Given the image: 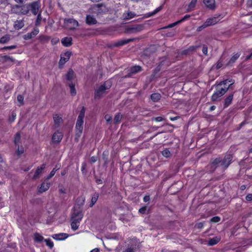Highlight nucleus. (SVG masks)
Wrapping results in <instances>:
<instances>
[{"label": "nucleus", "mask_w": 252, "mask_h": 252, "mask_svg": "<svg viewBox=\"0 0 252 252\" xmlns=\"http://www.w3.org/2000/svg\"><path fill=\"white\" fill-rule=\"evenodd\" d=\"M228 80H225L220 82L216 86V91L211 96L213 101H217L218 98L223 95L228 90L230 85H227Z\"/></svg>", "instance_id": "obj_1"}, {"label": "nucleus", "mask_w": 252, "mask_h": 252, "mask_svg": "<svg viewBox=\"0 0 252 252\" xmlns=\"http://www.w3.org/2000/svg\"><path fill=\"white\" fill-rule=\"evenodd\" d=\"M111 87V84L109 82H105L95 90L94 97L95 99H99L103 96L107 90Z\"/></svg>", "instance_id": "obj_2"}, {"label": "nucleus", "mask_w": 252, "mask_h": 252, "mask_svg": "<svg viewBox=\"0 0 252 252\" xmlns=\"http://www.w3.org/2000/svg\"><path fill=\"white\" fill-rule=\"evenodd\" d=\"M64 25L66 29L70 30H74L79 26L78 21L72 18L65 19Z\"/></svg>", "instance_id": "obj_3"}, {"label": "nucleus", "mask_w": 252, "mask_h": 252, "mask_svg": "<svg viewBox=\"0 0 252 252\" xmlns=\"http://www.w3.org/2000/svg\"><path fill=\"white\" fill-rule=\"evenodd\" d=\"M145 29V25L137 24L130 26L126 29V32L129 33H136Z\"/></svg>", "instance_id": "obj_4"}, {"label": "nucleus", "mask_w": 252, "mask_h": 252, "mask_svg": "<svg viewBox=\"0 0 252 252\" xmlns=\"http://www.w3.org/2000/svg\"><path fill=\"white\" fill-rule=\"evenodd\" d=\"M12 10L16 14L26 15L29 12V6H28V5L22 6L16 5L13 8Z\"/></svg>", "instance_id": "obj_5"}, {"label": "nucleus", "mask_w": 252, "mask_h": 252, "mask_svg": "<svg viewBox=\"0 0 252 252\" xmlns=\"http://www.w3.org/2000/svg\"><path fill=\"white\" fill-rule=\"evenodd\" d=\"M134 40V38L121 39L117 41L109 44L108 45V47L109 48L119 47L120 46L126 44L130 42L133 41Z\"/></svg>", "instance_id": "obj_6"}, {"label": "nucleus", "mask_w": 252, "mask_h": 252, "mask_svg": "<svg viewBox=\"0 0 252 252\" xmlns=\"http://www.w3.org/2000/svg\"><path fill=\"white\" fill-rule=\"evenodd\" d=\"M221 19L220 15L208 18L204 23V27H209L214 25L219 22Z\"/></svg>", "instance_id": "obj_7"}, {"label": "nucleus", "mask_w": 252, "mask_h": 252, "mask_svg": "<svg viewBox=\"0 0 252 252\" xmlns=\"http://www.w3.org/2000/svg\"><path fill=\"white\" fill-rule=\"evenodd\" d=\"M83 217V214L81 211H80V210L75 209L72 215L71 220L80 223V221L82 220Z\"/></svg>", "instance_id": "obj_8"}, {"label": "nucleus", "mask_w": 252, "mask_h": 252, "mask_svg": "<svg viewBox=\"0 0 252 252\" xmlns=\"http://www.w3.org/2000/svg\"><path fill=\"white\" fill-rule=\"evenodd\" d=\"M232 160V157L231 155H226L224 158L221 159V166L226 168L228 167Z\"/></svg>", "instance_id": "obj_9"}, {"label": "nucleus", "mask_w": 252, "mask_h": 252, "mask_svg": "<svg viewBox=\"0 0 252 252\" xmlns=\"http://www.w3.org/2000/svg\"><path fill=\"white\" fill-rule=\"evenodd\" d=\"M93 9L97 13H105L107 11L106 6L103 3L95 4L93 7Z\"/></svg>", "instance_id": "obj_10"}, {"label": "nucleus", "mask_w": 252, "mask_h": 252, "mask_svg": "<svg viewBox=\"0 0 252 252\" xmlns=\"http://www.w3.org/2000/svg\"><path fill=\"white\" fill-rule=\"evenodd\" d=\"M28 6H29V10H31L33 14L35 15L38 13L39 5L37 2L35 1L32 2L31 4H28Z\"/></svg>", "instance_id": "obj_11"}, {"label": "nucleus", "mask_w": 252, "mask_h": 252, "mask_svg": "<svg viewBox=\"0 0 252 252\" xmlns=\"http://www.w3.org/2000/svg\"><path fill=\"white\" fill-rule=\"evenodd\" d=\"M39 33V30L37 28H34L33 30L30 32H28L27 34H24L23 36L24 39L29 40L35 36H36Z\"/></svg>", "instance_id": "obj_12"}, {"label": "nucleus", "mask_w": 252, "mask_h": 252, "mask_svg": "<svg viewBox=\"0 0 252 252\" xmlns=\"http://www.w3.org/2000/svg\"><path fill=\"white\" fill-rule=\"evenodd\" d=\"M85 108L84 107H83L78 115L76 124L83 126L84 123V118L85 117Z\"/></svg>", "instance_id": "obj_13"}, {"label": "nucleus", "mask_w": 252, "mask_h": 252, "mask_svg": "<svg viewBox=\"0 0 252 252\" xmlns=\"http://www.w3.org/2000/svg\"><path fill=\"white\" fill-rule=\"evenodd\" d=\"M203 3L210 10H214L216 8L215 0H203Z\"/></svg>", "instance_id": "obj_14"}, {"label": "nucleus", "mask_w": 252, "mask_h": 252, "mask_svg": "<svg viewBox=\"0 0 252 252\" xmlns=\"http://www.w3.org/2000/svg\"><path fill=\"white\" fill-rule=\"evenodd\" d=\"M71 53L69 52H67L64 54L63 56L61 57V59L59 62L60 64H63L67 62L69 59Z\"/></svg>", "instance_id": "obj_15"}, {"label": "nucleus", "mask_w": 252, "mask_h": 252, "mask_svg": "<svg viewBox=\"0 0 252 252\" xmlns=\"http://www.w3.org/2000/svg\"><path fill=\"white\" fill-rule=\"evenodd\" d=\"M24 21L23 19L22 20H17L14 22L13 27L16 30H19L24 27Z\"/></svg>", "instance_id": "obj_16"}, {"label": "nucleus", "mask_w": 252, "mask_h": 252, "mask_svg": "<svg viewBox=\"0 0 252 252\" xmlns=\"http://www.w3.org/2000/svg\"><path fill=\"white\" fill-rule=\"evenodd\" d=\"M83 127L82 126H80L79 125L76 124L75 126V131H76V134H75V139L76 141L78 140V139L81 136V135L83 131Z\"/></svg>", "instance_id": "obj_17"}, {"label": "nucleus", "mask_w": 252, "mask_h": 252, "mask_svg": "<svg viewBox=\"0 0 252 252\" xmlns=\"http://www.w3.org/2000/svg\"><path fill=\"white\" fill-rule=\"evenodd\" d=\"M50 184L49 183L47 182H43L41 185V186L38 188V192L40 193H42L43 192L46 191L47 190L49 187H50Z\"/></svg>", "instance_id": "obj_18"}, {"label": "nucleus", "mask_w": 252, "mask_h": 252, "mask_svg": "<svg viewBox=\"0 0 252 252\" xmlns=\"http://www.w3.org/2000/svg\"><path fill=\"white\" fill-rule=\"evenodd\" d=\"M53 120L56 126L58 127L63 123L62 117L59 114H54L53 115Z\"/></svg>", "instance_id": "obj_19"}, {"label": "nucleus", "mask_w": 252, "mask_h": 252, "mask_svg": "<svg viewBox=\"0 0 252 252\" xmlns=\"http://www.w3.org/2000/svg\"><path fill=\"white\" fill-rule=\"evenodd\" d=\"M68 237V234L64 233H61L59 234H55L52 235V237L53 239H56L57 240H63L67 238Z\"/></svg>", "instance_id": "obj_20"}, {"label": "nucleus", "mask_w": 252, "mask_h": 252, "mask_svg": "<svg viewBox=\"0 0 252 252\" xmlns=\"http://www.w3.org/2000/svg\"><path fill=\"white\" fill-rule=\"evenodd\" d=\"M63 135L61 132H56L54 133L52 137V140L54 142L58 143L61 141Z\"/></svg>", "instance_id": "obj_21"}, {"label": "nucleus", "mask_w": 252, "mask_h": 252, "mask_svg": "<svg viewBox=\"0 0 252 252\" xmlns=\"http://www.w3.org/2000/svg\"><path fill=\"white\" fill-rule=\"evenodd\" d=\"M86 22L89 25H94L97 23L96 19L93 16L90 15H87Z\"/></svg>", "instance_id": "obj_22"}, {"label": "nucleus", "mask_w": 252, "mask_h": 252, "mask_svg": "<svg viewBox=\"0 0 252 252\" xmlns=\"http://www.w3.org/2000/svg\"><path fill=\"white\" fill-rule=\"evenodd\" d=\"M45 168V164H43L41 166L38 167L36 170L33 176V179H38L39 177L40 174L41 173L42 170Z\"/></svg>", "instance_id": "obj_23"}, {"label": "nucleus", "mask_w": 252, "mask_h": 252, "mask_svg": "<svg viewBox=\"0 0 252 252\" xmlns=\"http://www.w3.org/2000/svg\"><path fill=\"white\" fill-rule=\"evenodd\" d=\"M62 43L63 45L65 47H69L72 45V38L69 37H65L62 39Z\"/></svg>", "instance_id": "obj_24"}, {"label": "nucleus", "mask_w": 252, "mask_h": 252, "mask_svg": "<svg viewBox=\"0 0 252 252\" xmlns=\"http://www.w3.org/2000/svg\"><path fill=\"white\" fill-rule=\"evenodd\" d=\"M74 72L72 69H69L67 74H66V79L68 82H72V80L74 78Z\"/></svg>", "instance_id": "obj_25"}, {"label": "nucleus", "mask_w": 252, "mask_h": 252, "mask_svg": "<svg viewBox=\"0 0 252 252\" xmlns=\"http://www.w3.org/2000/svg\"><path fill=\"white\" fill-rule=\"evenodd\" d=\"M233 98V94H229L224 100V107H228L231 103Z\"/></svg>", "instance_id": "obj_26"}, {"label": "nucleus", "mask_w": 252, "mask_h": 252, "mask_svg": "<svg viewBox=\"0 0 252 252\" xmlns=\"http://www.w3.org/2000/svg\"><path fill=\"white\" fill-rule=\"evenodd\" d=\"M136 15L135 13L131 11H128L124 13L123 17L124 19L128 20L134 17Z\"/></svg>", "instance_id": "obj_27"}, {"label": "nucleus", "mask_w": 252, "mask_h": 252, "mask_svg": "<svg viewBox=\"0 0 252 252\" xmlns=\"http://www.w3.org/2000/svg\"><path fill=\"white\" fill-rule=\"evenodd\" d=\"M141 70V66L139 65H135L131 67L130 69V74H133L140 71Z\"/></svg>", "instance_id": "obj_28"}, {"label": "nucleus", "mask_w": 252, "mask_h": 252, "mask_svg": "<svg viewBox=\"0 0 252 252\" xmlns=\"http://www.w3.org/2000/svg\"><path fill=\"white\" fill-rule=\"evenodd\" d=\"M98 194L97 193H95L93 194L91 198V202L89 205L90 207H92L94 204L96 202L98 198Z\"/></svg>", "instance_id": "obj_29"}, {"label": "nucleus", "mask_w": 252, "mask_h": 252, "mask_svg": "<svg viewBox=\"0 0 252 252\" xmlns=\"http://www.w3.org/2000/svg\"><path fill=\"white\" fill-rule=\"evenodd\" d=\"M151 98L154 102H158L161 98V95L159 93H154L151 95Z\"/></svg>", "instance_id": "obj_30"}, {"label": "nucleus", "mask_w": 252, "mask_h": 252, "mask_svg": "<svg viewBox=\"0 0 252 252\" xmlns=\"http://www.w3.org/2000/svg\"><path fill=\"white\" fill-rule=\"evenodd\" d=\"M67 83L70 88V94L71 95L74 96L76 94V90L75 89V83L73 82H68Z\"/></svg>", "instance_id": "obj_31"}, {"label": "nucleus", "mask_w": 252, "mask_h": 252, "mask_svg": "<svg viewBox=\"0 0 252 252\" xmlns=\"http://www.w3.org/2000/svg\"><path fill=\"white\" fill-rule=\"evenodd\" d=\"M220 241V238L218 237H215L210 239L208 241L209 246H213L217 244Z\"/></svg>", "instance_id": "obj_32"}, {"label": "nucleus", "mask_w": 252, "mask_h": 252, "mask_svg": "<svg viewBox=\"0 0 252 252\" xmlns=\"http://www.w3.org/2000/svg\"><path fill=\"white\" fill-rule=\"evenodd\" d=\"M34 240L36 242L40 243L44 240V238L39 233H36L34 234Z\"/></svg>", "instance_id": "obj_33"}, {"label": "nucleus", "mask_w": 252, "mask_h": 252, "mask_svg": "<svg viewBox=\"0 0 252 252\" xmlns=\"http://www.w3.org/2000/svg\"><path fill=\"white\" fill-rule=\"evenodd\" d=\"M197 0H191L189 3L188 8V11H191L194 8Z\"/></svg>", "instance_id": "obj_34"}, {"label": "nucleus", "mask_w": 252, "mask_h": 252, "mask_svg": "<svg viewBox=\"0 0 252 252\" xmlns=\"http://www.w3.org/2000/svg\"><path fill=\"white\" fill-rule=\"evenodd\" d=\"M20 140H21L20 134L19 132H17L15 134V137H14V142L15 144L16 145L19 146V144L20 143Z\"/></svg>", "instance_id": "obj_35"}, {"label": "nucleus", "mask_w": 252, "mask_h": 252, "mask_svg": "<svg viewBox=\"0 0 252 252\" xmlns=\"http://www.w3.org/2000/svg\"><path fill=\"white\" fill-rule=\"evenodd\" d=\"M79 223L78 222L71 220V227L73 230H76L78 229Z\"/></svg>", "instance_id": "obj_36"}, {"label": "nucleus", "mask_w": 252, "mask_h": 252, "mask_svg": "<svg viewBox=\"0 0 252 252\" xmlns=\"http://www.w3.org/2000/svg\"><path fill=\"white\" fill-rule=\"evenodd\" d=\"M123 116L120 113L117 114L114 117V123L117 124L120 122L122 119Z\"/></svg>", "instance_id": "obj_37"}, {"label": "nucleus", "mask_w": 252, "mask_h": 252, "mask_svg": "<svg viewBox=\"0 0 252 252\" xmlns=\"http://www.w3.org/2000/svg\"><path fill=\"white\" fill-rule=\"evenodd\" d=\"M161 153L162 156L165 158H168L171 156V153L168 149H165L163 150Z\"/></svg>", "instance_id": "obj_38"}, {"label": "nucleus", "mask_w": 252, "mask_h": 252, "mask_svg": "<svg viewBox=\"0 0 252 252\" xmlns=\"http://www.w3.org/2000/svg\"><path fill=\"white\" fill-rule=\"evenodd\" d=\"M9 39H10V37L9 36H8V35L4 36L0 39V43H5L7 41H8L9 40Z\"/></svg>", "instance_id": "obj_39"}, {"label": "nucleus", "mask_w": 252, "mask_h": 252, "mask_svg": "<svg viewBox=\"0 0 252 252\" xmlns=\"http://www.w3.org/2000/svg\"><path fill=\"white\" fill-rule=\"evenodd\" d=\"M239 56H240V54H239L238 53H237V54H235L234 55H233L230 59L229 63H234L238 59V58L239 57Z\"/></svg>", "instance_id": "obj_40"}, {"label": "nucleus", "mask_w": 252, "mask_h": 252, "mask_svg": "<svg viewBox=\"0 0 252 252\" xmlns=\"http://www.w3.org/2000/svg\"><path fill=\"white\" fill-rule=\"evenodd\" d=\"M137 248L136 246H130L126 248L124 252H135Z\"/></svg>", "instance_id": "obj_41"}, {"label": "nucleus", "mask_w": 252, "mask_h": 252, "mask_svg": "<svg viewBox=\"0 0 252 252\" xmlns=\"http://www.w3.org/2000/svg\"><path fill=\"white\" fill-rule=\"evenodd\" d=\"M17 100L20 104V105H22L24 104V97L21 94H19L17 96Z\"/></svg>", "instance_id": "obj_42"}, {"label": "nucleus", "mask_w": 252, "mask_h": 252, "mask_svg": "<svg viewBox=\"0 0 252 252\" xmlns=\"http://www.w3.org/2000/svg\"><path fill=\"white\" fill-rule=\"evenodd\" d=\"M44 241L46 242V244L50 248H52L54 244L53 242L51 241L50 239H45Z\"/></svg>", "instance_id": "obj_43"}, {"label": "nucleus", "mask_w": 252, "mask_h": 252, "mask_svg": "<svg viewBox=\"0 0 252 252\" xmlns=\"http://www.w3.org/2000/svg\"><path fill=\"white\" fill-rule=\"evenodd\" d=\"M59 169V168H58L57 169H56L55 168H54L51 171V172L50 173L49 175L47 176V177L46 178V180H49L50 179V178H51L56 173V172L57 171V170Z\"/></svg>", "instance_id": "obj_44"}, {"label": "nucleus", "mask_w": 252, "mask_h": 252, "mask_svg": "<svg viewBox=\"0 0 252 252\" xmlns=\"http://www.w3.org/2000/svg\"><path fill=\"white\" fill-rule=\"evenodd\" d=\"M42 19L41 14L40 13H39L37 17V19L35 22V25L36 26H39L40 24L41 21Z\"/></svg>", "instance_id": "obj_45"}, {"label": "nucleus", "mask_w": 252, "mask_h": 252, "mask_svg": "<svg viewBox=\"0 0 252 252\" xmlns=\"http://www.w3.org/2000/svg\"><path fill=\"white\" fill-rule=\"evenodd\" d=\"M161 9H162V6H159V7L157 8L153 12L150 13L149 14L148 16H152L153 15H154L155 14L157 13L158 12L160 11Z\"/></svg>", "instance_id": "obj_46"}, {"label": "nucleus", "mask_w": 252, "mask_h": 252, "mask_svg": "<svg viewBox=\"0 0 252 252\" xmlns=\"http://www.w3.org/2000/svg\"><path fill=\"white\" fill-rule=\"evenodd\" d=\"M24 152V150L23 147L19 148L18 146V149L16 151V154L18 156H20Z\"/></svg>", "instance_id": "obj_47"}, {"label": "nucleus", "mask_w": 252, "mask_h": 252, "mask_svg": "<svg viewBox=\"0 0 252 252\" xmlns=\"http://www.w3.org/2000/svg\"><path fill=\"white\" fill-rule=\"evenodd\" d=\"M220 217H218V216H216V217H213L211 220H210V222H214V223H216V222H218L219 221H220Z\"/></svg>", "instance_id": "obj_48"}, {"label": "nucleus", "mask_w": 252, "mask_h": 252, "mask_svg": "<svg viewBox=\"0 0 252 252\" xmlns=\"http://www.w3.org/2000/svg\"><path fill=\"white\" fill-rule=\"evenodd\" d=\"M221 159L220 158H216L213 162H212V164L214 165H217L218 164H220V165L221 166Z\"/></svg>", "instance_id": "obj_49"}, {"label": "nucleus", "mask_w": 252, "mask_h": 252, "mask_svg": "<svg viewBox=\"0 0 252 252\" xmlns=\"http://www.w3.org/2000/svg\"><path fill=\"white\" fill-rule=\"evenodd\" d=\"M164 120L162 117H153L152 118V121H155L157 122H161Z\"/></svg>", "instance_id": "obj_50"}, {"label": "nucleus", "mask_w": 252, "mask_h": 252, "mask_svg": "<svg viewBox=\"0 0 252 252\" xmlns=\"http://www.w3.org/2000/svg\"><path fill=\"white\" fill-rule=\"evenodd\" d=\"M16 114L14 112H12L11 117L9 118V121L10 123L13 122L15 119Z\"/></svg>", "instance_id": "obj_51"}, {"label": "nucleus", "mask_w": 252, "mask_h": 252, "mask_svg": "<svg viewBox=\"0 0 252 252\" xmlns=\"http://www.w3.org/2000/svg\"><path fill=\"white\" fill-rule=\"evenodd\" d=\"M147 211V207L146 206H144L139 209V212L141 214H144L146 213Z\"/></svg>", "instance_id": "obj_52"}, {"label": "nucleus", "mask_w": 252, "mask_h": 252, "mask_svg": "<svg viewBox=\"0 0 252 252\" xmlns=\"http://www.w3.org/2000/svg\"><path fill=\"white\" fill-rule=\"evenodd\" d=\"M190 15H186L185 16H184V17L183 18H182L181 20H179V21L180 22V23H181V22L189 19L190 18Z\"/></svg>", "instance_id": "obj_53"}, {"label": "nucleus", "mask_w": 252, "mask_h": 252, "mask_svg": "<svg viewBox=\"0 0 252 252\" xmlns=\"http://www.w3.org/2000/svg\"><path fill=\"white\" fill-rule=\"evenodd\" d=\"M105 119L106 120V122L107 123H109L110 122H111L112 120V116L109 115H106L105 116Z\"/></svg>", "instance_id": "obj_54"}, {"label": "nucleus", "mask_w": 252, "mask_h": 252, "mask_svg": "<svg viewBox=\"0 0 252 252\" xmlns=\"http://www.w3.org/2000/svg\"><path fill=\"white\" fill-rule=\"evenodd\" d=\"M202 52L204 55H207L208 48L206 45H203V48H202Z\"/></svg>", "instance_id": "obj_55"}, {"label": "nucleus", "mask_w": 252, "mask_h": 252, "mask_svg": "<svg viewBox=\"0 0 252 252\" xmlns=\"http://www.w3.org/2000/svg\"><path fill=\"white\" fill-rule=\"evenodd\" d=\"M180 24V22L179 21L176 22H174L173 23H172L170 25H169L168 26H167L165 28H172L175 26H176L177 25Z\"/></svg>", "instance_id": "obj_56"}, {"label": "nucleus", "mask_w": 252, "mask_h": 252, "mask_svg": "<svg viewBox=\"0 0 252 252\" xmlns=\"http://www.w3.org/2000/svg\"><path fill=\"white\" fill-rule=\"evenodd\" d=\"M204 226V223L200 222L195 224V227L198 229L202 228Z\"/></svg>", "instance_id": "obj_57"}, {"label": "nucleus", "mask_w": 252, "mask_h": 252, "mask_svg": "<svg viewBox=\"0 0 252 252\" xmlns=\"http://www.w3.org/2000/svg\"><path fill=\"white\" fill-rule=\"evenodd\" d=\"M196 48H197L196 47L191 46L187 50L184 51V52L185 54L186 52H188L189 51H194L196 49Z\"/></svg>", "instance_id": "obj_58"}, {"label": "nucleus", "mask_w": 252, "mask_h": 252, "mask_svg": "<svg viewBox=\"0 0 252 252\" xmlns=\"http://www.w3.org/2000/svg\"><path fill=\"white\" fill-rule=\"evenodd\" d=\"M16 45H11L9 46H6L3 48L4 49H14L16 48Z\"/></svg>", "instance_id": "obj_59"}, {"label": "nucleus", "mask_w": 252, "mask_h": 252, "mask_svg": "<svg viewBox=\"0 0 252 252\" xmlns=\"http://www.w3.org/2000/svg\"><path fill=\"white\" fill-rule=\"evenodd\" d=\"M246 199L248 201H250L252 200V194H249L246 196Z\"/></svg>", "instance_id": "obj_60"}, {"label": "nucleus", "mask_w": 252, "mask_h": 252, "mask_svg": "<svg viewBox=\"0 0 252 252\" xmlns=\"http://www.w3.org/2000/svg\"><path fill=\"white\" fill-rule=\"evenodd\" d=\"M223 64L222 63H221V62L219 60L218 63H217V66H216V68L217 69H219L221 67H222Z\"/></svg>", "instance_id": "obj_61"}, {"label": "nucleus", "mask_w": 252, "mask_h": 252, "mask_svg": "<svg viewBox=\"0 0 252 252\" xmlns=\"http://www.w3.org/2000/svg\"><path fill=\"white\" fill-rule=\"evenodd\" d=\"M96 160H97L96 157H95L94 156H93L91 158V162L92 163H94L96 161Z\"/></svg>", "instance_id": "obj_62"}, {"label": "nucleus", "mask_w": 252, "mask_h": 252, "mask_svg": "<svg viewBox=\"0 0 252 252\" xmlns=\"http://www.w3.org/2000/svg\"><path fill=\"white\" fill-rule=\"evenodd\" d=\"M150 199V196L149 195H146L144 197L143 200L144 202H147L149 201Z\"/></svg>", "instance_id": "obj_63"}, {"label": "nucleus", "mask_w": 252, "mask_h": 252, "mask_svg": "<svg viewBox=\"0 0 252 252\" xmlns=\"http://www.w3.org/2000/svg\"><path fill=\"white\" fill-rule=\"evenodd\" d=\"M59 191L61 193H66V189H64L63 187H61L59 189Z\"/></svg>", "instance_id": "obj_64"}]
</instances>
